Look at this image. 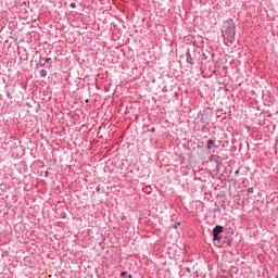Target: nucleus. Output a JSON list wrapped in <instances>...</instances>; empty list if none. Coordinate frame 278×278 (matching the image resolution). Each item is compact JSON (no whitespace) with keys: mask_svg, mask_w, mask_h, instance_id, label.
Masks as SVG:
<instances>
[{"mask_svg":"<svg viewBox=\"0 0 278 278\" xmlns=\"http://www.w3.org/2000/svg\"><path fill=\"white\" fill-rule=\"evenodd\" d=\"M223 231H225L223 226H216L213 229V240H220V238L218 237V233H223Z\"/></svg>","mask_w":278,"mask_h":278,"instance_id":"obj_2","label":"nucleus"},{"mask_svg":"<svg viewBox=\"0 0 278 278\" xmlns=\"http://www.w3.org/2000/svg\"><path fill=\"white\" fill-rule=\"evenodd\" d=\"M129 278H131L132 276L131 275H128Z\"/></svg>","mask_w":278,"mask_h":278,"instance_id":"obj_8","label":"nucleus"},{"mask_svg":"<svg viewBox=\"0 0 278 278\" xmlns=\"http://www.w3.org/2000/svg\"><path fill=\"white\" fill-rule=\"evenodd\" d=\"M40 75H41L42 77H45V76L47 75V71H46V70H41V71H40Z\"/></svg>","mask_w":278,"mask_h":278,"instance_id":"obj_4","label":"nucleus"},{"mask_svg":"<svg viewBox=\"0 0 278 278\" xmlns=\"http://www.w3.org/2000/svg\"><path fill=\"white\" fill-rule=\"evenodd\" d=\"M225 34L228 38H233L236 36V26L233 24H230L226 30Z\"/></svg>","mask_w":278,"mask_h":278,"instance_id":"obj_1","label":"nucleus"},{"mask_svg":"<svg viewBox=\"0 0 278 278\" xmlns=\"http://www.w3.org/2000/svg\"><path fill=\"white\" fill-rule=\"evenodd\" d=\"M207 144H208L207 149H212V147H210V146H211V144H214V141H213L212 139H210V140L207 141Z\"/></svg>","mask_w":278,"mask_h":278,"instance_id":"obj_3","label":"nucleus"},{"mask_svg":"<svg viewBox=\"0 0 278 278\" xmlns=\"http://www.w3.org/2000/svg\"><path fill=\"white\" fill-rule=\"evenodd\" d=\"M70 5L71 8H75V2H72Z\"/></svg>","mask_w":278,"mask_h":278,"instance_id":"obj_6","label":"nucleus"},{"mask_svg":"<svg viewBox=\"0 0 278 278\" xmlns=\"http://www.w3.org/2000/svg\"><path fill=\"white\" fill-rule=\"evenodd\" d=\"M125 275H127V271L122 273L121 277H125Z\"/></svg>","mask_w":278,"mask_h":278,"instance_id":"obj_5","label":"nucleus"},{"mask_svg":"<svg viewBox=\"0 0 278 278\" xmlns=\"http://www.w3.org/2000/svg\"><path fill=\"white\" fill-rule=\"evenodd\" d=\"M177 227H179V223L177 225L174 226V229H177Z\"/></svg>","mask_w":278,"mask_h":278,"instance_id":"obj_7","label":"nucleus"}]
</instances>
